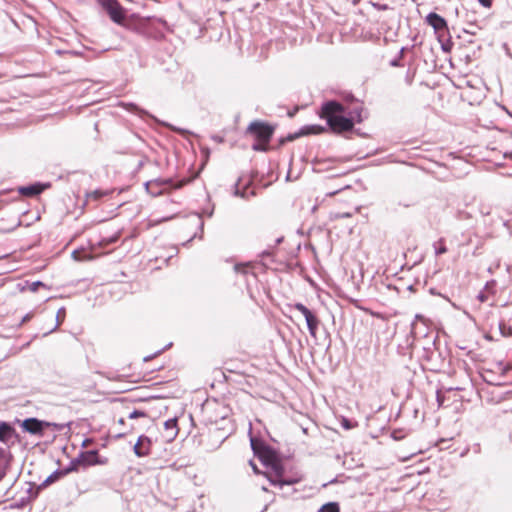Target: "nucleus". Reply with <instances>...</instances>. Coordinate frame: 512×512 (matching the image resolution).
I'll list each match as a JSON object with an SVG mask.
<instances>
[{"instance_id": "43", "label": "nucleus", "mask_w": 512, "mask_h": 512, "mask_svg": "<svg viewBox=\"0 0 512 512\" xmlns=\"http://www.w3.org/2000/svg\"><path fill=\"white\" fill-rule=\"evenodd\" d=\"M76 254H77V252L73 251V257L78 260V258L76 257Z\"/></svg>"}, {"instance_id": "41", "label": "nucleus", "mask_w": 512, "mask_h": 512, "mask_svg": "<svg viewBox=\"0 0 512 512\" xmlns=\"http://www.w3.org/2000/svg\"><path fill=\"white\" fill-rule=\"evenodd\" d=\"M208 217H211L213 214V211H207Z\"/></svg>"}, {"instance_id": "17", "label": "nucleus", "mask_w": 512, "mask_h": 512, "mask_svg": "<svg viewBox=\"0 0 512 512\" xmlns=\"http://www.w3.org/2000/svg\"><path fill=\"white\" fill-rule=\"evenodd\" d=\"M65 319V309L62 307L60 308L58 311H57V314H56V325L54 326V328H52L50 330V332H53L55 331L59 325L62 324V322L64 321Z\"/></svg>"}, {"instance_id": "14", "label": "nucleus", "mask_w": 512, "mask_h": 512, "mask_svg": "<svg viewBox=\"0 0 512 512\" xmlns=\"http://www.w3.org/2000/svg\"><path fill=\"white\" fill-rule=\"evenodd\" d=\"M13 433L12 426L7 422H0V441L6 442Z\"/></svg>"}, {"instance_id": "23", "label": "nucleus", "mask_w": 512, "mask_h": 512, "mask_svg": "<svg viewBox=\"0 0 512 512\" xmlns=\"http://www.w3.org/2000/svg\"><path fill=\"white\" fill-rule=\"evenodd\" d=\"M42 286H44V284L41 281H35L29 285V290L32 292H36L38 288Z\"/></svg>"}, {"instance_id": "48", "label": "nucleus", "mask_w": 512, "mask_h": 512, "mask_svg": "<svg viewBox=\"0 0 512 512\" xmlns=\"http://www.w3.org/2000/svg\"><path fill=\"white\" fill-rule=\"evenodd\" d=\"M117 238H112L110 242H115Z\"/></svg>"}, {"instance_id": "31", "label": "nucleus", "mask_w": 512, "mask_h": 512, "mask_svg": "<svg viewBox=\"0 0 512 512\" xmlns=\"http://www.w3.org/2000/svg\"><path fill=\"white\" fill-rule=\"evenodd\" d=\"M253 149L256 151H264L266 147L262 144H253Z\"/></svg>"}, {"instance_id": "40", "label": "nucleus", "mask_w": 512, "mask_h": 512, "mask_svg": "<svg viewBox=\"0 0 512 512\" xmlns=\"http://www.w3.org/2000/svg\"><path fill=\"white\" fill-rule=\"evenodd\" d=\"M391 65H392V66H397V65H398V62H397L396 60H394V61H392V62H391Z\"/></svg>"}, {"instance_id": "34", "label": "nucleus", "mask_w": 512, "mask_h": 512, "mask_svg": "<svg viewBox=\"0 0 512 512\" xmlns=\"http://www.w3.org/2000/svg\"><path fill=\"white\" fill-rule=\"evenodd\" d=\"M488 373H489L488 371L485 373V375H484V380H485L486 382H488V383H493V382H492V381L487 377V374H488Z\"/></svg>"}, {"instance_id": "30", "label": "nucleus", "mask_w": 512, "mask_h": 512, "mask_svg": "<svg viewBox=\"0 0 512 512\" xmlns=\"http://www.w3.org/2000/svg\"><path fill=\"white\" fill-rule=\"evenodd\" d=\"M478 299L480 300V302H485L487 300L486 291L480 292L478 295Z\"/></svg>"}, {"instance_id": "4", "label": "nucleus", "mask_w": 512, "mask_h": 512, "mask_svg": "<svg viewBox=\"0 0 512 512\" xmlns=\"http://www.w3.org/2000/svg\"><path fill=\"white\" fill-rule=\"evenodd\" d=\"M48 421L39 420L37 418H27L21 423L23 431L37 436H42L44 430L49 428Z\"/></svg>"}, {"instance_id": "16", "label": "nucleus", "mask_w": 512, "mask_h": 512, "mask_svg": "<svg viewBox=\"0 0 512 512\" xmlns=\"http://www.w3.org/2000/svg\"><path fill=\"white\" fill-rule=\"evenodd\" d=\"M433 246L436 255H441L447 252V248L443 239H440L439 241L435 242Z\"/></svg>"}, {"instance_id": "38", "label": "nucleus", "mask_w": 512, "mask_h": 512, "mask_svg": "<svg viewBox=\"0 0 512 512\" xmlns=\"http://www.w3.org/2000/svg\"><path fill=\"white\" fill-rule=\"evenodd\" d=\"M465 31L468 33H471V34H475V32L473 31V28H470V30H465Z\"/></svg>"}, {"instance_id": "9", "label": "nucleus", "mask_w": 512, "mask_h": 512, "mask_svg": "<svg viewBox=\"0 0 512 512\" xmlns=\"http://www.w3.org/2000/svg\"><path fill=\"white\" fill-rule=\"evenodd\" d=\"M170 183V180L155 179L145 183L148 193L152 196H158L163 193L164 188Z\"/></svg>"}, {"instance_id": "21", "label": "nucleus", "mask_w": 512, "mask_h": 512, "mask_svg": "<svg viewBox=\"0 0 512 512\" xmlns=\"http://www.w3.org/2000/svg\"><path fill=\"white\" fill-rule=\"evenodd\" d=\"M146 416V413L143 412V411H140V410H134L132 411L130 414H129V418L130 419H135V418H138V417H145Z\"/></svg>"}, {"instance_id": "8", "label": "nucleus", "mask_w": 512, "mask_h": 512, "mask_svg": "<svg viewBox=\"0 0 512 512\" xmlns=\"http://www.w3.org/2000/svg\"><path fill=\"white\" fill-rule=\"evenodd\" d=\"M427 23L434 28L437 33L447 30L446 20L437 13H429L426 17Z\"/></svg>"}, {"instance_id": "1", "label": "nucleus", "mask_w": 512, "mask_h": 512, "mask_svg": "<svg viewBox=\"0 0 512 512\" xmlns=\"http://www.w3.org/2000/svg\"><path fill=\"white\" fill-rule=\"evenodd\" d=\"M320 117L326 119L329 127L338 133L350 131L354 121L361 122V110L351 113L350 117L344 116V107L336 101L323 103Z\"/></svg>"}, {"instance_id": "20", "label": "nucleus", "mask_w": 512, "mask_h": 512, "mask_svg": "<svg viewBox=\"0 0 512 512\" xmlns=\"http://www.w3.org/2000/svg\"><path fill=\"white\" fill-rule=\"evenodd\" d=\"M294 308L299 311L304 317L305 319L308 318V315L312 314V311H310L305 305H303L302 303H296L294 305Z\"/></svg>"}, {"instance_id": "39", "label": "nucleus", "mask_w": 512, "mask_h": 512, "mask_svg": "<svg viewBox=\"0 0 512 512\" xmlns=\"http://www.w3.org/2000/svg\"><path fill=\"white\" fill-rule=\"evenodd\" d=\"M465 31L468 33H471V34H475V32L473 31V28H470V30H465Z\"/></svg>"}, {"instance_id": "18", "label": "nucleus", "mask_w": 512, "mask_h": 512, "mask_svg": "<svg viewBox=\"0 0 512 512\" xmlns=\"http://www.w3.org/2000/svg\"><path fill=\"white\" fill-rule=\"evenodd\" d=\"M107 192L101 190H95L87 194L88 200L98 201L101 197L106 195Z\"/></svg>"}, {"instance_id": "49", "label": "nucleus", "mask_w": 512, "mask_h": 512, "mask_svg": "<svg viewBox=\"0 0 512 512\" xmlns=\"http://www.w3.org/2000/svg\"><path fill=\"white\" fill-rule=\"evenodd\" d=\"M422 317L420 315H416V319H421Z\"/></svg>"}, {"instance_id": "22", "label": "nucleus", "mask_w": 512, "mask_h": 512, "mask_svg": "<svg viewBox=\"0 0 512 512\" xmlns=\"http://www.w3.org/2000/svg\"><path fill=\"white\" fill-rule=\"evenodd\" d=\"M50 424V427H52L55 431H62L65 427H68V424H58L53 422H48Z\"/></svg>"}, {"instance_id": "29", "label": "nucleus", "mask_w": 512, "mask_h": 512, "mask_svg": "<svg viewBox=\"0 0 512 512\" xmlns=\"http://www.w3.org/2000/svg\"><path fill=\"white\" fill-rule=\"evenodd\" d=\"M478 2L484 7H490L492 4V0H478Z\"/></svg>"}, {"instance_id": "45", "label": "nucleus", "mask_w": 512, "mask_h": 512, "mask_svg": "<svg viewBox=\"0 0 512 512\" xmlns=\"http://www.w3.org/2000/svg\"><path fill=\"white\" fill-rule=\"evenodd\" d=\"M252 466H253V470H254L255 472H257V468H256V466H255V465H253V464H252Z\"/></svg>"}, {"instance_id": "7", "label": "nucleus", "mask_w": 512, "mask_h": 512, "mask_svg": "<svg viewBox=\"0 0 512 512\" xmlns=\"http://www.w3.org/2000/svg\"><path fill=\"white\" fill-rule=\"evenodd\" d=\"M151 444H152V442L149 437H147L145 435H141L138 438L136 444L134 445V453L138 457H144V456L149 455Z\"/></svg>"}, {"instance_id": "13", "label": "nucleus", "mask_w": 512, "mask_h": 512, "mask_svg": "<svg viewBox=\"0 0 512 512\" xmlns=\"http://www.w3.org/2000/svg\"><path fill=\"white\" fill-rule=\"evenodd\" d=\"M305 320H306L307 327H308L310 335L313 338H315L316 337V333H317V329H318V326H319V323H320L318 318H317V316L312 312V314L308 315V318H306Z\"/></svg>"}, {"instance_id": "5", "label": "nucleus", "mask_w": 512, "mask_h": 512, "mask_svg": "<svg viewBox=\"0 0 512 512\" xmlns=\"http://www.w3.org/2000/svg\"><path fill=\"white\" fill-rule=\"evenodd\" d=\"M102 463L103 462L99 460L98 452L96 450H90L81 453L77 459L73 460L68 471H76L78 465L90 466Z\"/></svg>"}, {"instance_id": "11", "label": "nucleus", "mask_w": 512, "mask_h": 512, "mask_svg": "<svg viewBox=\"0 0 512 512\" xmlns=\"http://www.w3.org/2000/svg\"><path fill=\"white\" fill-rule=\"evenodd\" d=\"M164 428L166 431V438L173 440L178 434L177 418H171L164 422Z\"/></svg>"}, {"instance_id": "10", "label": "nucleus", "mask_w": 512, "mask_h": 512, "mask_svg": "<svg viewBox=\"0 0 512 512\" xmlns=\"http://www.w3.org/2000/svg\"><path fill=\"white\" fill-rule=\"evenodd\" d=\"M43 190H44V186H42L41 184H38V183L31 184L28 186H20L18 188V192L21 195L28 196V197L36 196V195L40 194Z\"/></svg>"}, {"instance_id": "47", "label": "nucleus", "mask_w": 512, "mask_h": 512, "mask_svg": "<svg viewBox=\"0 0 512 512\" xmlns=\"http://www.w3.org/2000/svg\"><path fill=\"white\" fill-rule=\"evenodd\" d=\"M337 192H331L329 193L330 196L335 195Z\"/></svg>"}, {"instance_id": "25", "label": "nucleus", "mask_w": 512, "mask_h": 512, "mask_svg": "<svg viewBox=\"0 0 512 512\" xmlns=\"http://www.w3.org/2000/svg\"><path fill=\"white\" fill-rule=\"evenodd\" d=\"M33 313L30 312V313H27L21 320V322L19 323V327L22 326L23 324H25L26 322L30 321L32 318H33Z\"/></svg>"}, {"instance_id": "3", "label": "nucleus", "mask_w": 512, "mask_h": 512, "mask_svg": "<svg viewBox=\"0 0 512 512\" xmlns=\"http://www.w3.org/2000/svg\"><path fill=\"white\" fill-rule=\"evenodd\" d=\"M101 5L113 22L124 25L125 10L117 0H101Z\"/></svg>"}, {"instance_id": "27", "label": "nucleus", "mask_w": 512, "mask_h": 512, "mask_svg": "<svg viewBox=\"0 0 512 512\" xmlns=\"http://www.w3.org/2000/svg\"><path fill=\"white\" fill-rule=\"evenodd\" d=\"M342 427L345 428L346 430H349V429L353 428L354 425L348 419L344 418L342 420Z\"/></svg>"}, {"instance_id": "6", "label": "nucleus", "mask_w": 512, "mask_h": 512, "mask_svg": "<svg viewBox=\"0 0 512 512\" xmlns=\"http://www.w3.org/2000/svg\"><path fill=\"white\" fill-rule=\"evenodd\" d=\"M248 130L263 144H267L273 134L272 127L261 122L251 123Z\"/></svg>"}, {"instance_id": "33", "label": "nucleus", "mask_w": 512, "mask_h": 512, "mask_svg": "<svg viewBox=\"0 0 512 512\" xmlns=\"http://www.w3.org/2000/svg\"><path fill=\"white\" fill-rule=\"evenodd\" d=\"M337 217H339V218H347V217H351V214L350 213H341V214H338Z\"/></svg>"}, {"instance_id": "19", "label": "nucleus", "mask_w": 512, "mask_h": 512, "mask_svg": "<svg viewBox=\"0 0 512 512\" xmlns=\"http://www.w3.org/2000/svg\"><path fill=\"white\" fill-rule=\"evenodd\" d=\"M318 512H339V507L336 503H328L323 505Z\"/></svg>"}, {"instance_id": "42", "label": "nucleus", "mask_w": 512, "mask_h": 512, "mask_svg": "<svg viewBox=\"0 0 512 512\" xmlns=\"http://www.w3.org/2000/svg\"><path fill=\"white\" fill-rule=\"evenodd\" d=\"M208 217H211L213 214V211H207Z\"/></svg>"}, {"instance_id": "26", "label": "nucleus", "mask_w": 512, "mask_h": 512, "mask_svg": "<svg viewBox=\"0 0 512 512\" xmlns=\"http://www.w3.org/2000/svg\"><path fill=\"white\" fill-rule=\"evenodd\" d=\"M234 269L236 272L246 273L247 265L237 264V265H235Z\"/></svg>"}, {"instance_id": "32", "label": "nucleus", "mask_w": 512, "mask_h": 512, "mask_svg": "<svg viewBox=\"0 0 512 512\" xmlns=\"http://www.w3.org/2000/svg\"><path fill=\"white\" fill-rule=\"evenodd\" d=\"M437 402H438L439 406H441L443 403V397L439 392L437 393Z\"/></svg>"}, {"instance_id": "15", "label": "nucleus", "mask_w": 512, "mask_h": 512, "mask_svg": "<svg viewBox=\"0 0 512 512\" xmlns=\"http://www.w3.org/2000/svg\"><path fill=\"white\" fill-rule=\"evenodd\" d=\"M324 131V128L321 126L311 125L306 126L301 130V134L307 135V134H318L320 132Z\"/></svg>"}, {"instance_id": "44", "label": "nucleus", "mask_w": 512, "mask_h": 512, "mask_svg": "<svg viewBox=\"0 0 512 512\" xmlns=\"http://www.w3.org/2000/svg\"><path fill=\"white\" fill-rule=\"evenodd\" d=\"M119 424H124V419H122V418H121V419L119 420Z\"/></svg>"}, {"instance_id": "24", "label": "nucleus", "mask_w": 512, "mask_h": 512, "mask_svg": "<svg viewBox=\"0 0 512 512\" xmlns=\"http://www.w3.org/2000/svg\"><path fill=\"white\" fill-rule=\"evenodd\" d=\"M496 285V282L495 281H490V282H487L486 285H485V291L486 292H494V287Z\"/></svg>"}, {"instance_id": "28", "label": "nucleus", "mask_w": 512, "mask_h": 512, "mask_svg": "<svg viewBox=\"0 0 512 512\" xmlns=\"http://www.w3.org/2000/svg\"><path fill=\"white\" fill-rule=\"evenodd\" d=\"M234 193H235V195H237V196H241L242 198H245V197H246V193H245V191H244V190H243V191H240V189H239V183H238V184H236L235 192H234Z\"/></svg>"}, {"instance_id": "12", "label": "nucleus", "mask_w": 512, "mask_h": 512, "mask_svg": "<svg viewBox=\"0 0 512 512\" xmlns=\"http://www.w3.org/2000/svg\"><path fill=\"white\" fill-rule=\"evenodd\" d=\"M6 465H7V461H6L5 451L0 448V481L6 475ZM5 495H6V492L4 491V488L0 487V503L3 501Z\"/></svg>"}, {"instance_id": "2", "label": "nucleus", "mask_w": 512, "mask_h": 512, "mask_svg": "<svg viewBox=\"0 0 512 512\" xmlns=\"http://www.w3.org/2000/svg\"><path fill=\"white\" fill-rule=\"evenodd\" d=\"M264 462H271V472L268 473L267 477L272 485L279 486L282 489L284 486H291L297 482V479L284 478V469L278 462L269 459H265Z\"/></svg>"}, {"instance_id": "37", "label": "nucleus", "mask_w": 512, "mask_h": 512, "mask_svg": "<svg viewBox=\"0 0 512 512\" xmlns=\"http://www.w3.org/2000/svg\"><path fill=\"white\" fill-rule=\"evenodd\" d=\"M500 366H501L503 373H505L509 369L508 367H503L502 364H500Z\"/></svg>"}, {"instance_id": "46", "label": "nucleus", "mask_w": 512, "mask_h": 512, "mask_svg": "<svg viewBox=\"0 0 512 512\" xmlns=\"http://www.w3.org/2000/svg\"><path fill=\"white\" fill-rule=\"evenodd\" d=\"M251 445H252L253 449H255V447H254V441H253V440H251Z\"/></svg>"}, {"instance_id": "35", "label": "nucleus", "mask_w": 512, "mask_h": 512, "mask_svg": "<svg viewBox=\"0 0 512 512\" xmlns=\"http://www.w3.org/2000/svg\"><path fill=\"white\" fill-rule=\"evenodd\" d=\"M173 130H175V131H177V132H179L181 134L185 133V130H183V129L173 128Z\"/></svg>"}, {"instance_id": "36", "label": "nucleus", "mask_w": 512, "mask_h": 512, "mask_svg": "<svg viewBox=\"0 0 512 512\" xmlns=\"http://www.w3.org/2000/svg\"><path fill=\"white\" fill-rule=\"evenodd\" d=\"M53 478H54V475H51L47 478L46 482H51L53 481Z\"/></svg>"}]
</instances>
